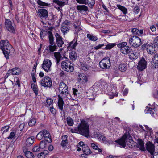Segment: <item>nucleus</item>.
Listing matches in <instances>:
<instances>
[{
	"instance_id": "f257e3e1",
	"label": "nucleus",
	"mask_w": 158,
	"mask_h": 158,
	"mask_svg": "<svg viewBox=\"0 0 158 158\" xmlns=\"http://www.w3.org/2000/svg\"><path fill=\"white\" fill-rule=\"evenodd\" d=\"M0 48L6 59L9 58V56H12L15 55V50L9 41L7 40H2L0 42Z\"/></svg>"
},
{
	"instance_id": "f03ea898",
	"label": "nucleus",
	"mask_w": 158,
	"mask_h": 158,
	"mask_svg": "<svg viewBox=\"0 0 158 158\" xmlns=\"http://www.w3.org/2000/svg\"><path fill=\"white\" fill-rule=\"evenodd\" d=\"M116 142L123 148H125L127 145L129 148H132L134 146L135 143L130 135L125 134L119 140Z\"/></svg>"
},
{
	"instance_id": "7ed1b4c3",
	"label": "nucleus",
	"mask_w": 158,
	"mask_h": 158,
	"mask_svg": "<svg viewBox=\"0 0 158 158\" xmlns=\"http://www.w3.org/2000/svg\"><path fill=\"white\" fill-rule=\"evenodd\" d=\"M78 132L86 137L89 136V126L85 120H82L77 127Z\"/></svg>"
},
{
	"instance_id": "20e7f679",
	"label": "nucleus",
	"mask_w": 158,
	"mask_h": 158,
	"mask_svg": "<svg viewBox=\"0 0 158 158\" xmlns=\"http://www.w3.org/2000/svg\"><path fill=\"white\" fill-rule=\"evenodd\" d=\"M36 138L39 140H41L43 138L44 140L49 143L52 142L50 133L45 129L43 130L38 133L37 135Z\"/></svg>"
},
{
	"instance_id": "39448f33",
	"label": "nucleus",
	"mask_w": 158,
	"mask_h": 158,
	"mask_svg": "<svg viewBox=\"0 0 158 158\" xmlns=\"http://www.w3.org/2000/svg\"><path fill=\"white\" fill-rule=\"evenodd\" d=\"M4 24V28L6 31H8L10 33H15V25L9 19L6 18Z\"/></svg>"
},
{
	"instance_id": "423d86ee",
	"label": "nucleus",
	"mask_w": 158,
	"mask_h": 158,
	"mask_svg": "<svg viewBox=\"0 0 158 158\" xmlns=\"http://www.w3.org/2000/svg\"><path fill=\"white\" fill-rule=\"evenodd\" d=\"M65 58L67 59V58L65 57ZM61 65L63 69L67 72H71L74 70V65L69 60L63 61L61 63Z\"/></svg>"
},
{
	"instance_id": "0eeeda50",
	"label": "nucleus",
	"mask_w": 158,
	"mask_h": 158,
	"mask_svg": "<svg viewBox=\"0 0 158 158\" xmlns=\"http://www.w3.org/2000/svg\"><path fill=\"white\" fill-rule=\"evenodd\" d=\"M127 43L126 42H121L117 44V47L120 48L121 52L124 54H127L132 51V49L131 47L127 46Z\"/></svg>"
},
{
	"instance_id": "6e6552de",
	"label": "nucleus",
	"mask_w": 158,
	"mask_h": 158,
	"mask_svg": "<svg viewBox=\"0 0 158 158\" xmlns=\"http://www.w3.org/2000/svg\"><path fill=\"white\" fill-rule=\"evenodd\" d=\"M129 44L135 48L139 47L142 43L140 38L136 36H132L129 40Z\"/></svg>"
},
{
	"instance_id": "1a4fd4ad",
	"label": "nucleus",
	"mask_w": 158,
	"mask_h": 158,
	"mask_svg": "<svg viewBox=\"0 0 158 158\" xmlns=\"http://www.w3.org/2000/svg\"><path fill=\"white\" fill-rule=\"evenodd\" d=\"M41 85L45 87H51L52 82L51 78L48 76H45L39 82Z\"/></svg>"
},
{
	"instance_id": "9d476101",
	"label": "nucleus",
	"mask_w": 158,
	"mask_h": 158,
	"mask_svg": "<svg viewBox=\"0 0 158 158\" xmlns=\"http://www.w3.org/2000/svg\"><path fill=\"white\" fill-rule=\"evenodd\" d=\"M100 67L103 69H106L109 68L110 66V59L108 57H106L102 59L99 63Z\"/></svg>"
},
{
	"instance_id": "9b49d317",
	"label": "nucleus",
	"mask_w": 158,
	"mask_h": 158,
	"mask_svg": "<svg viewBox=\"0 0 158 158\" xmlns=\"http://www.w3.org/2000/svg\"><path fill=\"white\" fill-rule=\"evenodd\" d=\"M59 91L62 96L68 94V90L67 85L63 82H61L59 85Z\"/></svg>"
},
{
	"instance_id": "f8f14e48",
	"label": "nucleus",
	"mask_w": 158,
	"mask_h": 158,
	"mask_svg": "<svg viewBox=\"0 0 158 158\" xmlns=\"http://www.w3.org/2000/svg\"><path fill=\"white\" fill-rule=\"evenodd\" d=\"M107 94L109 96V98L112 99L114 96H118V93L115 88L114 87L109 86L107 88Z\"/></svg>"
},
{
	"instance_id": "ddd939ff",
	"label": "nucleus",
	"mask_w": 158,
	"mask_h": 158,
	"mask_svg": "<svg viewBox=\"0 0 158 158\" xmlns=\"http://www.w3.org/2000/svg\"><path fill=\"white\" fill-rule=\"evenodd\" d=\"M51 65L52 63L51 61L47 59L44 60L42 64V67L45 71L48 72H50L51 70Z\"/></svg>"
},
{
	"instance_id": "4468645a",
	"label": "nucleus",
	"mask_w": 158,
	"mask_h": 158,
	"mask_svg": "<svg viewBox=\"0 0 158 158\" xmlns=\"http://www.w3.org/2000/svg\"><path fill=\"white\" fill-rule=\"evenodd\" d=\"M147 62L144 58H142L138 63L137 69L141 71H143L147 67Z\"/></svg>"
},
{
	"instance_id": "2eb2a0df",
	"label": "nucleus",
	"mask_w": 158,
	"mask_h": 158,
	"mask_svg": "<svg viewBox=\"0 0 158 158\" xmlns=\"http://www.w3.org/2000/svg\"><path fill=\"white\" fill-rule=\"evenodd\" d=\"M37 15L42 19H46L48 16V11L44 9H41L38 10Z\"/></svg>"
},
{
	"instance_id": "dca6fc26",
	"label": "nucleus",
	"mask_w": 158,
	"mask_h": 158,
	"mask_svg": "<svg viewBox=\"0 0 158 158\" xmlns=\"http://www.w3.org/2000/svg\"><path fill=\"white\" fill-rule=\"evenodd\" d=\"M146 148L151 155L155 151V146L152 142L148 141L146 144Z\"/></svg>"
},
{
	"instance_id": "f3484780",
	"label": "nucleus",
	"mask_w": 158,
	"mask_h": 158,
	"mask_svg": "<svg viewBox=\"0 0 158 158\" xmlns=\"http://www.w3.org/2000/svg\"><path fill=\"white\" fill-rule=\"evenodd\" d=\"M55 36L57 46L59 47H62L64 44L63 41V38L58 33H56Z\"/></svg>"
},
{
	"instance_id": "a211bd4d",
	"label": "nucleus",
	"mask_w": 158,
	"mask_h": 158,
	"mask_svg": "<svg viewBox=\"0 0 158 158\" xmlns=\"http://www.w3.org/2000/svg\"><path fill=\"white\" fill-rule=\"evenodd\" d=\"M158 47L155 46L154 44L152 43L149 44L147 48L148 52L150 54H152L155 52L157 50Z\"/></svg>"
},
{
	"instance_id": "6ab92c4d",
	"label": "nucleus",
	"mask_w": 158,
	"mask_h": 158,
	"mask_svg": "<svg viewBox=\"0 0 158 158\" xmlns=\"http://www.w3.org/2000/svg\"><path fill=\"white\" fill-rule=\"evenodd\" d=\"M23 151L25 155L27 158H34V156L33 153L28 151V148L26 146H24L23 148Z\"/></svg>"
},
{
	"instance_id": "aec40b11",
	"label": "nucleus",
	"mask_w": 158,
	"mask_h": 158,
	"mask_svg": "<svg viewBox=\"0 0 158 158\" xmlns=\"http://www.w3.org/2000/svg\"><path fill=\"white\" fill-rule=\"evenodd\" d=\"M21 73L20 69L17 68H14L12 69H10L8 71L6 75H19Z\"/></svg>"
},
{
	"instance_id": "412c9836",
	"label": "nucleus",
	"mask_w": 158,
	"mask_h": 158,
	"mask_svg": "<svg viewBox=\"0 0 158 158\" xmlns=\"http://www.w3.org/2000/svg\"><path fill=\"white\" fill-rule=\"evenodd\" d=\"M58 101L57 102L58 106L59 109L60 110V111L61 113L63 111V107L64 103L63 98L60 95H58Z\"/></svg>"
},
{
	"instance_id": "4be33fe9",
	"label": "nucleus",
	"mask_w": 158,
	"mask_h": 158,
	"mask_svg": "<svg viewBox=\"0 0 158 158\" xmlns=\"http://www.w3.org/2000/svg\"><path fill=\"white\" fill-rule=\"evenodd\" d=\"M77 9L81 14H84L87 11H89L87 6L84 5H77Z\"/></svg>"
},
{
	"instance_id": "5701e85b",
	"label": "nucleus",
	"mask_w": 158,
	"mask_h": 158,
	"mask_svg": "<svg viewBox=\"0 0 158 158\" xmlns=\"http://www.w3.org/2000/svg\"><path fill=\"white\" fill-rule=\"evenodd\" d=\"M79 81L81 83H86L88 81L87 77L83 73H80L78 75Z\"/></svg>"
},
{
	"instance_id": "b1692460",
	"label": "nucleus",
	"mask_w": 158,
	"mask_h": 158,
	"mask_svg": "<svg viewBox=\"0 0 158 158\" xmlns=\"http://www.w3.org/2000/svg\"><path fill=\"white\" fill-rule=\"evenodd\" d=\"M78 44V43L77 42V38H74L68 44L67 48L71 47L72 49H75V48Z\"/></svg>"
},
{
	"instance_id": "393cba45",
	"label": "nucleus",
	"mask_w": 158,
	"mask_h": 158,
	"mask_svg": "<svg viewBox=\"0 0 158 158\" xmlns=\"http://www.w3.org/2000/svg\"><path fill=\"white\" fill-rule=\"evenodd\" d=\"M34 141V137L31 136L28 138L25 142V144L27 146L30 147L33 143Z\"/></svg>"
},
{
	"instance_id": "a878e982",
	"label": "nucleus",
	"mask_w": 158,
	"mask_h": 158,
	"mask_svg": "<svg viewBox=\"0 0 158 158\" xmlns=\"http://www.w3.org/2000/svg\"><path fill=\"white\" fill-rule=\"evenodd\" d=\"M54 56L56 59L57 64L59 63L61 60L63 59V57L61 56L59 52H55L54 53Z\"/></svg>"
},
{
	"instance_id": "bb28decb",
	"label": "nucleus",
	"mask_w": 158,
	"mask_h": 158,
	"mask_svg": "<svg viewBox=\"0 0 158 158\" xmlns=\"http://www.w3.org/2000/svg\"><path fill=\"white\" fill-rule=\"evenodd\" d=\"M155 108L149 107L148 108V107H147L146 109L145 110V112L146 113H149L152 116H154L155 111Z\"/></svg>"
},
{
	"instance_id": "cd10ccee",
	"label": "nucleus",
	"mask_w": 158,
	"mask_h": 158,
	"mask_svg": "<svg viewBox=\"0 0 158 158\" xmlns=\"http://www.w3.org/2000/svg\"><path fill=\"white\" fill-rule=\"evenodd\" d=\"M48 36L49 43L50 44H55V43L54 41V37L52 35V32L51 31H48Z\"/></svg>"
},
{
	"instance_id": "c85d7f7f",
	"label": "nucleus",
	"mask_w": 158,
	"mask_h": 158,
	"mask_svg": "<svg viewBox=\"0 0 158 158\" xmlns=\"http://www.w3.org/2000/svg\"><path fill=\"white\" fill-rule=\"evenodd\" d=\"M67 138L68 136L67 135H64L62 136V141L61 143V145L62 147L66 146L68 144Z\"/></svg>"
},
{
	"instance_id": "c756f323",
	"label": "nucleus",
	"mask_w": 158,
	"mask_h": 158,
	"mask_svg": "<svg viewBox=\"0 0 158 158\" xmlns=\"http://www.w3.org/2000/svg\"><path fill=\"white\" fill-rule=\"evenodd\" d=\"M127 65L125 63H121L118 66V70L121 72H125L127 69Z\"/></svg>"
},
{
	"instance_id": "7c9ffc66",
	"label": "nucleus",
	"mask_w": 158,
	"mask_h": 158,
	"mask_svg": "<svg viewBox=\"0 0 158 158\" xmlns=\"http://www.w3.org/2000/svg\"><path fill=\"white\" fill-rule=\"evenodd\" d=\"M82 150L84 154L85 155H88L91 153L89 148L87 145H84L83 148H82Z\"/></svg>"
},
{
	"instance_id": "2f4dec72",
	"label": "nucleus",
	"mask_w": 158,
	"mask_h": 158,
	"mask_svg": "<svg viewBox=\"0 0 158 158\" xmlns=\"http://www.w3.org/2000/svg\"><path fill=\"white\" fill-rule=\"evenodd\" d=\"M57 48L55 44L53 45H50L47 46L46 49L48 52H54L56 51Z\"/></svg>"
},
{
	"instance_id": "473e14b6",
	"label": "nucleus",
	"mask_w": 158,
	"mask_h": 158,
	"mask_svg": "<svg viewBox=\"0 0 158 158\" xmlns=\"http://www.w3.org/2000/svg\"><path fill=\"white\" fill-rule=\"evenodd\" d=\"M138 147L141 150L145 151L146 150L144 146V143L142 139H139L138 141Z\"/></svg>"
},
{
	"instance_id": "72a5a7b5",
	"label": "nucleus",
	"mask_w": 158,
	"mask_h": 158,
	"mask_svg": "<svg viewBox=\"0 0 158 158\" xmlns=\"http://www.w3.org/2000/svg\"><path fill=\"white\" fill-rule=\"evenodd\" d=\"M93 88L94 90L98 91L103 89L102 84L100 82H96L93 85Z\"/></svg>"
},
{
	"instance_id": "f704fd0d",
	"label": "nucleus",
	"mask_w": 158,
	"mask_h": 158,
	"mask_svg": "<svg viewBox=\"0 0 158 158\" xmlns=\"http://www.w3.org/2000/svg\"><path fill=\"white\" fill-rule=\"evenodd\" d=\"M53 100L51 98H48L46 100L45 106L47 107H51L53 106Z\"/></svg>"
},
{
	"instance_id": "c9c22d12",
	"label": "nucleus",
	"mask_w": 158,
	"mask_h": 158,
	"mask_svg": "<svg viewBox=\"0 0 158 158\" xmlns=\"http://www.w3.org/2000/svg\"><path fill=\"white\" fill-rule=\"evenodd\" d=\"M69 57L73 61H75L77 58V54L74 51H72L69 54Z\"/></svg>"
},
{
	"instance_id": "e433bc0d",
	"label": "nucleus",
	"mask_w": 158,
	"mask_h": 158,
	"mask_svg": "<svg viewBox=\"0 0 158 158\" xmlns=\"http://www.w3.org/2000/svg\"><path fill=\"white\" fill-rule=\"evenodd\" d=\"M116 6L122 12L123 14H126L127 11V9L125 7L120 5L117 4Z\"/></svg>"
},
{
	"instance_id": "4c0bfd02",
	"label": "nucleus",
	"mask_w": 158,
	"mask_h": 158,
	"mask_svg": "<svg viewBox=\"0 0 158 158\" xmlns=\"http://www.w3.org/2000/svg\"><path fill=\"white\" fill-rule=\"evenodd\" d=\"M31 87L34 93H35L36 96L38 94V87L37 85H35L34 83L31 82Z\"/></svg>"
},
{
	"instance_id": "58836bf2",
	"label": "nucleus",
	"mask_w": 158,
	"mask_h": 158,
	"mask_svg": "<svg viewBox=\"0 0 158 158\" xmlns=\"http://www.w3.org/2000/svg\"><path fill=\"white\" fill-rule=\"evenodd\" d=\"M53 2L56 4L61 7L64 6L65 4V2H64L60 1L59 0H53Z\"/></svg>"
},
{
	"instance_id": "ea45409f",
	"label": "nucleus",
	"mask_w": 158,
	"mask_h": 158,
	"mask_svg": "<svg viewBox=\"0 0 158 158\" xmlns=\"http://www.w3.org/2000/svg\"><path fill=\"white\" fill-rule=\"evenodd\" d=\"M87 38L90 40L95 41H96L98 38L96 36H94L91 34H87Z\"/></svg>"
},
{
	"instance_id": "a19ab883",
	"label": "nucleus",
	"mask_w": 158,
	"mask_h": 158,
	"mask_svg": "<svg viewBox=\"0 0 158 158\" xmlns=\"http://www.w3.org/2000/svg\"><path fill=\"white\" fill-rule=\"evenodd\" d=\"M36 119L34 118H31L28 122V125L30 126H33L35 124L36 122Z\"/></svg>"
},
{
	"instance_id": "79ce46f5",
	"label": "nucleus",
	"mask_w": 158,
	"mask_h": 158,
	"mask_svg": "<svg viewBox=\"0 0 158 158\" xmlns=\"http://www.w3.org/2000/svg\"><path fill=\"white\" fill-rule=\"evenodd\" d=\"M95 3L94 0H87L86 1V4H87L89 7L92 8Z\"/></svg>"
},
{
	"instance_id": "37998d69",
	"label": "nucleus",
	"mask_w": 158,
	"mask_h": 158,
	"mask_svg": "<svg viewBox=\"0 0 158 158\" xmlns=\"http://www.w3.org/2000/svg\"><path fill=\"white\" fill-rule=\"evenodd\" d=\"M69 26L68 25L64 24L62 26L61 31L63 33L65 34L69 31Z\"/></svg>"
},
{
	"instance_id": "c03bdc74",
	"label": "nucleus",
	"mask_w": 158,
	"mask_h": 158,
	"mask_svg": "<svg viewBox=\"0 0 158 158\" xmlns=\"http://www.w3.org/2000/svg\"><path fill=\"white\" fill-rule=\"evenodd\" d=\"M94 136L95 138H97L100 141H101V138L102 137V134L98 132H94Z\"/></svg>"
},
{
	"instance_id": "a18cd8bd",
	"label": "nucleus",
	"mask_w": 158,
	"mask_h": 158,
	"mask_svg": "<svg viewBox=\"0 0 158 158\" xmlns=\"http://www.w3.org/2000/svg\"><path fill=\"white\" fill-rule=\"evenodd\" d=\"M40 37L41 40H43V38L46 35H48V32L44 30H41L40 32Z\"/></svg>"
},
{
	"instance_id": "49530a36",
	"label": "nucleus",
	"mask_w": 158,
	"mask_h": 158,
	"mask_svg": "<svg viewBox=\"0 0 158 158\" xmlns=\"http://www.w3.org/2000/svg\"><path fill=\"white\" fill-rule=\"evenodd\" d=\"M116 45V44L115 43H109L107 44L106 46L105 49L106 50H110L112 48L114 47Z\"/></svg>"
},
{
	"instance_id": "de8ad7c7",
	"label": "nucleus",
	"mask_w": 158,
	"mask_h": 158,
	"mask_svg": "<svg viewBox=\"0 0 158 158\" xmlns=\"http://www.w3.org/2000/svg\"><path fill=\"white\" fill-rule=\"evenodd\" d=\"M91 146L94 149L98 150V152H102V150L101 149L99 148L98 146L95 144L92 143H91Z\"/></svg>"
},
{
	"instance_id": "09e8293b",
	"label": "nucleus",
	"mask_w": 158,
	"mask_h": 158,
	"mask_svg": "<svg viewBox=\"0 0 158 158\" xmlns=\"http://www.w3.org/2000/svg\"><path fill=\"white\" fill-rule=\"evenodd\" d=\"M9 129V126H5L2 128L0 130V131L1 132V133H2V134H3L4 132H8Z\"/></svg>"
},
{
	"instance_id": "8fccbe9b",
	"label": "nucleus",
	"mask_w": 158,
	"mask_h": 158,
	"mask_svg": "<svg viewBox=\"0 0 158 158\" xmlns=\"http://www.w3.org/2000/svg\"><path fill=\"white\" fill-rule=\"evenodd\" d=\"M45 140H42L40 142V145H39L40 149H43L46 147V142Z\"/></svg>"
},
{
	"instance_id": "3c124183",
	"label": "nucleus",
	"mask_w": 158,
	"mask_h": 158,
	"mask_svg": "<svg viewBox=\"0 0 158 158\" xmlns=\"http://www.w3.org/2000/svg\"><path fill=\"white\" fill-rule=\"evenodd\" d=\"M129 58L132 60H135L137 59L138 57V56L137 53L135 52V53H132L129 56Z\"/></svg>"
},
{
	"instance_id": "603ef678",
	"label": "nucleus",
	"mask_w": 158,
	"mask_h": 158,
	"mask_svg": "<svg viewBox=\"0 0 158 158\" xmlns=\"http://www.w3.org/2000/svg\"><path fill=\"white\" fill-rule=\"evenodd\" d=\"M67 122L68 125L69 126H72L73 124V120L70 117L67 118Z\"/></svg>"
},
{
	"instance_id": "864d4df0",
	"label": "nucleus",
	"mask_w": 158,
	"mask_h": 158,
	"mask_svg": "<svg viewBox=\"0 0 158 158\" xmlns=\"http://www.w3.org/2000/svg\"><path fill=\"white\" fill-rule=\"evenodd\" d=\"M37 3L39 5L43 6H47L48 5L47 3L42 2L40 0H38Z\"/></svg>"
},
{
	"instance_id": "5fc2aeb1",
	"label": "nucleus",
	"mask_w": 158,
	"mask_h": 158,
	"mask_svg": "<svg viewBox=\"0 0 158 158\" xmlns=\"http://www.w3.org/2000/svg\"><path fill=\"white\" fill-rule=\"evenodd\" d=\"M152 67L154 68H158V62L157 61H154V60L152 61Z\"/></svg>"
},
{
	"instance_id": "6e6d98bb",
	"label": "nucleus",
	"mask_w": 158,
	"mask_h": 158,
	"mask_svg": "<svg viewBox=\"0 0 158 158\" xmlns=\"http://www.w3.org/2000/svg\"><path fill=\"white\" fill-rule=\"evenodd\" d=\"M140 9L139 7L136 6L134 7L133 9V11L135 14H138L140 11Z\"/></svg>"
},
{
	"instance_id": "4d7b16f0",
	"label": "nucleus",
	"mask_w": 158,
	"mask_h": 158,
	"mask_svg": "<svg viewBox=\"0 0 158 158\" xmlns=\"http://www.w3.org/2000/svg\"><path fill=\"white\" fill-rule=\"evenodd\" d=\"M25 125V124L24 123H22L17 128V130L20 131H22L24 128Z\"/></svg>"
},
{
	"instance_id": "13d9d810",
	"label": "nucleus",
	"mask_w": 158,
	"mask_h": 158,
	"mask_svg": "<svg viewBox=\"0 0 158 158\" xmlns=\"http://www.w3.org/2000/svg\"><path fill=\"white\" fill-rule=\"evenodd\" d=\"M40 147L39 145H37L35 146L33 148L32 150L33 152H39L40 149Z\"/></svg>"
},
{
	"instance_id": "bf43d9fd",
	"label": "nucleus",
	"mask_w": 158,
	"mask_h": 158,
	"mask_svg": "<svg viewBox=\"0 0 158 158\" xmlns=\"http://www.w3.org/2000/svg\"><path fill=\"white\" fill-rule=\"evenodd\" d=\"M139 29L136 28H133L132 30V32L134 35H139L138 33Z\"/></svg>"
},
{
	"instance_id": "052dcab7",
	"label": "nucleus",
	"mask_w": 158,
	"mask_h": 158,
	"mask_svg": "<svg viewBox=\"0 0 158 158\" xmlns=\"http://www.w3.org/2000/svg\"><path fill=\"white\" fill-rule=\"evenodd\" d=\"M16 133L14 132H11L9 136L7 137V138L9 139H11L14 137Z\"/></svg>"
},
{
	"instance_id": "680f3d73",
	"label": "nucleus",
	"mask_w": 158,
	"mask_h": 158,
	"mask_svg": "<svg viewBox=\"0 0 158 158\" xmlns=\"http://www.w3.org/2000/svg\"><path fill=\"white\" fill-rule=\"evenodd\" d=\"M50 110L51 113L53 114H55L56 113V110L53 107V106L50 107Z\"/></svg>"
},
{
	"instance_id": "e2e57ef3",
	"label": "nucleus",
	"mask_w": 158,
	"mask_h": 158,
	"mask_svg": "<svg viewBox=\"0 0 158 158\" xmlns=\"http://www.w3.org/2000/svg\"><path fill=\"white\" fill-rule=\"evenodd\" d=\"M151 156V158H158V152H153Z\"/></svg>"
},
{
	"instance_id": "0e129e2a",
	"label": "nucleus",
	"mask_w": 158,
	"mask_h": 158,
	"mask_svg": "<svg viewBox=\"0 0 158 158\" xmlns=\"http://www.w3.org/2000/svg\"><path fill=\"white\" fill-rule=\"evenodd\" d=\"M154 44L155 46H156L158 47V36L156 37L154 40Z\"/></svg>"
},
{
	"instance_id": "69168bd1",
	"label": "nucleus",
	"mask_w": 158,
	"mask_h": 158,
	"mask_svg": "<svg viewBox=\"0 0 158 158\" xmlns=\"http://www.w3.org/2000/svg\"><path fill=\"white\" fill-rule=\"evenodd\" d=\"M88 66L87 65L83 64H82L81 69L85 71H87L88 69Z\"/></svg>"
},
{
	"instance_id": "338daca9",
	"label": "nucleus",
	"mask_w": 158,
	"mask_h": 158,
	"mask_svg": "<svg viewBox=\"0 0 158 158\" xmlns=\"http://www.w3.org/2000/svg\"><path fill=\"white\" fill-rule=\"evenodd\" d=\"M152 60L154 61H157L158 62V53H157L154 55L152 59Z\"/></svg>"
},
{
	"instance_id": "774afa93",
	"label": "nucleus",
	"mask_w": 158,
	"mask_h": 158,
	"mask_svg": "<svg viewBox=\"0 0 158 158\" xmlns=\"http://www.w3.org/2000/svg\"><path fill=\"white\" fill-rule=\"evenodd\" d=\"M75 28V31L76 33H78L81 30V28L79 27V26L74 25Z\"/></svg>"
}]
</instances>
